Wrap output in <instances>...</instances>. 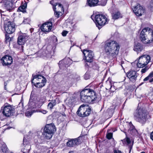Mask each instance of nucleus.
I'll return each mask as SVG.
<instances>
[{
  "instance_id": "nucleus-20",
  "label": "nucleus",
  "mask_w": 153,
  "mask_h": 153,
  "mask_svg": "<svg viewBox=\"0 0 153 153\" xmlns=\"http://www.w3.org/2000/svg\"><path fill=\"white\" fill-rule=\"evenodd\" d=\"M99 0H87L86 4L90 7H93L97 5Z\"/></svg>"
},
{
  "instance_id": "nucleus-56",
  "label": "nucleus",
  "mask_w": 153,
  "mask_h": 153,
  "mask_svg": "<svg viewBox=\"0 0 153 153\" xmlns=\"http://www.w3.org/2000/svg\"><path fill=\"white\" fill-rule=\"evenodd\" d=\"M69 60V59H67V60Z\"/></svg>"
},
{
  "instance_id": "nucleus-16",
  "label": "nucleus",
  "mask_w": 153,
  "mask_h": 153,
  "mask_svg": "<svg viewBox=\"0 0 153 153\" xmlns=\"http://www.w3.org/2000/svg\"><path fill=\"white\" fill-rule=\"evenodd\" d=\"M127 76L130 80L134 81L136 80L139 74L136 71L131 70L127 73Z\"/></svg>"
},
{
  "instance_id": "nucleus-17",
  "label": "nucleus",
  "mask_w": 153,
  "mask_h": 153,
  "mask_svg": "<svg viewBox=\"0 0 153 153\" xmlns=\"http://www.w3.org/2000/svg\"><path fill=\"white\" fill-rule=\"evenodd\" d=\"M80 142L77 138L69 139L66 143L67 146L68 147H72L78 145Z\"/></svg>"
},
{
  "instance_id": "nucleus-7",
  "label": "nucleus",
  "mask_w": 153,
  "mask_h": 153,
  "mask_svg": "<svg viewBox=\"0 0 153 153\" xmlns=\"http://www.w3.org/2000/svg\"><path fill=\"white\" fill-rule=\"evenodd\" d=\"M150 60L151 57L149 55H142L139 58L137 66L138 68H143L148 64Z\"/></svg>"
},
{
  "instance_id": "nucleus-21",
  "label": "nucleus",
  "mask_w": 153,
  "mask_h": 153,
  "mask_svg": "<svg viewBox=\"0 0 153 153\" xmlns=\"http://www.w3.org/2000/svg\"><path fill=\"white\" fill-rule=\"evenodd\" d=\"M112 18L114 19H118L122 17V16L120 11H117L112 14Z\"/></svg>"
},
{
  "instance_id": "nucleus-29",
  "label": "nucleus",
  "mask_w": 153,
  "mask_h": 153,
  "mask_svg": "<svg viewBox=\"0 0 153 153\" xmlns=\"http://www.w3.org/2000/svg\"><path fill=\"white\" fill-rule=\"evenodd\" d=\"M66 59H63V60L60 61L59 63V67L62 69V67L65 66V62H66Z\"/></svg>"
},
{
  "instance_id": "nucleus-55",
  "label": "nucleus",
  "mask_w": 153,
  "mask_h": 153,
  "mask_svg": "<svg viewBox=\"0 0 153 153\" xmlns=\"http://www.w3.org/2000/svg\"><path fill=\"white\" fill-rule=\"evenodd\" d=\"M9 153H13V152H10Z\"/></svg>"
},
{
  "instance_id": "nucleus-35",
  "label": "nucleus",
  "mask_w": 153,
  "mask_h": 153,
  "mask_svg": "<svg viewBox=\"0 0 153 153\" xmlns=\"http://www.w3.org/2000/svg\"><path fill=\"white\" fill-rule=\"evenodd\" d=\"M112 133H108L106 135V137L108 139H111L112 137Z\"/></svg>"
},
{
  "instance_id": "nucleus-42",
  "label": "nucleus",
  "mask_w": 153,
  "mask_h": 153,
  "mask_svg": "<svg viewBox=\"0 0 153 153\" xmlns=\"http://www.w3.org/2000/svg\"><path fill=\"white\" fill-rule=\"evenodd\" d=\"M68 33V32L67 31L65 30L62 32V35L63 36H66Z\"/></svg>"
},
{
  "instance_id": "nucleus-34",
  "label": "nucleus",
  "mask_w": 153,
  "mask_h": 153,
  "mask_svg": "<svg viewBox=\"0 0 153 153\" xmlns=\"http://www.w3.org/2000/svg\"><path fill=\"white\" fill-rule=\"evenodd\" d=\"M149 68V67H148V66H145V68H143L141 70V73H145Z\"/></svg>"
},
{
  "instance_id": "nucleus-30",
  "label": "nucleus",
  "mask_w": 153,
  "mask_h": 153,
  "mask_svg": "<svg viewBox=\"0 0 153 153\" xmlns=\"http://www.w3.org/2000/svg\"><path fill=\"white\" fill-rule=\"evenodd\" d=\"M56 7L57 8L56 10H60L61 11H62L63 13L64 12V9L61 4L59 3V4H58L57 6Z\"/></svg>"
},
{
  "instance_id": "nucleus-14",
  "label": "nucleus",
  "mask_w": 153,
  "mask_h": 153,
  "mask_svg": "<svg viewBox=\"0 0 153 153\" xmlns=\"http://www.w3.org/2000/svg\"><path fill=\"white\" fill-rule=\"evenodd\" d=\"M28 36L25 33H22L20 34L18 39L17 42L19 45H21L22 48V46L28 39Z\"/></svg>"
},
{
  "instance_id": "nucleus-6",
  "label": "nucleus",
  "mask_w": 153,
  "mask_h": 153,
  "mask_svg": "<svg viewBox=\"0 0 153 153\" xmlns=\"http://www.w3.org/2000/svg\"><path fill=\"white\" fill-rule=\"evenodd\" d=\"M95 20L96 25L99 29L102 26L104 25L107 22V19L106 16L102 14L96 15L95 16Z\"/></svg>"
},
{
  "instance_id": "nucleus-3",
  "label": "nucleus",
  "mask_w": 153,
  "mask_h": 153,
  "mask_svg": "<svg viewBox=\"0 0 153 153\" xmlns=\"http://www.w3.org/2000/svg\"><path fill=\"white\" fill-rule=\"evenodd\" d=\"M140 39L144 43L153 42V30L149 27L144 28L140 33Z\"/></svg>"
},
{
  "instance_id": "nucleus-2",
  "label": "nucleus",
  "mask_w": 153,
  "mask_h": 153,
  "mask_svg": "<svg viewBox=\"0 0 153 153\" xmlns=\"http://www.w3.org/2000/svg\"><path fill=\"white\" fill-rule=\"evenodd\" d=\"M80 99L84 102L93 103L97 98L95 92L90 88H85L80 93Z\"/></svg>"
},
{
  "instance_id": "nucleus-45",
  "label": "nucleus",
  "mask_w": 153,
  "mask_h": 153,
  "mask_svg": "<svg viewBox=\"0 0 153 153\" xmlns=\"http://www.w3.org/2000/svg\"><path fill=\"white\" fill-rule=\"evenodd\" d=\"M1 22L2 23L3 22H4V19L6 18V16H4L3 17L1 13Z\"/></svg>"
},
{
  "instance_id": "nucleus-54",
  "label": "nucleus",
  "mask_w": 153,
  "mask_h": 153,
  "mask_svg": "<svg viewBox=\"0 0 153 153\" xmlns=\"http://www.w3.org/2000/svg\"><path fill=\"white\" fill-rule=\"evenodd\" d=\"M4 88L5 89V88H6V86L5 85L4 86Z\"/></svg>"
},
{
  "instance_id": "nucleus-47",
  "label": "nucleus",
  "mask_w": 153,
  "mask_h": 153,
  "mask_svg": "<svg viewBox=\"0 0 153 153\" xmlns=\"http://www.w3.org/2000/svg\"><path fill=\"white\" fill-rule=\"evenodd\" d=\"M150 138L153 140V131L151 132L150 134Z\"/></svg>"
},
{
  "instance_id": "nucleus-11",
  "label": "nucleus",
  "mask_w": 153,
  "mask_h": 153,
  "mask_svg": "<svg viewBox=\"0 0 153 153\" xmlns=\"http://www.w3.org/2000/svg\"><path fill=\"white\" fill-rule=\"evenodd\" d=\"M83 53L86 61L89 62H92L94 55L91 51L84 50Z\"/></svg>"
},
{
  "instance_id": "nucleus-24",
  "label": "nucleus",
  "mask_w": 153,
  "mask_h": 153,
  "mask_svg": "<svg viewBox=\"0 0 153 153\" xmlns=\"http://www.w3.org/2000/svg\"><path fill=\"white\" fill-rule=\"evenodd\" d=\"M27 7V3L25 2L23 4L20 6L18 9V11H21L23 13L26 12V8Z\"/></svg>"
},
{
  "instance_id": "nucleus-8",
  "label": "nucleus",
  "mask_w": 153,
  "mask_h": 153,
  "mask_svg": "<svg viewBox=\"0 0 153 153\" xmlns=\"http://www.w3.org/2000/svg\"><path fill=\"white\" fill-rule=\"evenodd\" d=\"M14 112V108L10 105H7L5 106L1 110L0 114H2L5 117H9L13 115Z\"/></svg>"
},
{
  "instance_id": "nucleus-13",
  "label": "nucleus",
  "mask_w": 153,
  "mask_h": 153,
  "mask_svg": "<svg viewBox=\"0 0 153 153\" xmlns=\"http://www.w3.org/2000/svg\"><path fill=\"white\" fill-rule=\"evenodd\" d=\"M2 62V65L3 66L10 65L13 62L12 57L10 56L6 55L1 59Z\"/></svg>"
},
{
  "instance_id": "nucleus-33",
  "label": "nucleus",
  "mask_w": 153,
  "mask_h": 153,
  "mask_svg": "<svg viewBox=\"0 0 153 153\" xmlns=\"http://www.w3.org/2000/svg\"><path fill=\"white\" fill-rule=\"evenodd\" d=\"M56 0H53L50 1V3L53 6V7H56L57 6L58 4H59L58 3H57L55 1Z\"/></svg>"
},
{
  "instance_id": "nucleus-23",
  "label": "nucleus",
  "mask_w": 153,
  "mask_h": 153,
  "mask_svg": "<svg viewBox=\"0 0 153 153\" xmlns=\"http://www.w3.org/2000/svg\"><path fill=\"white\" fill-rule=\"evenodd\" d=\"M84 104L80 106L77 111L76 113L77 114L79 117H82V116L84 112Z\"/></svg>"
},
{
  "instance_id": "nucleus-12",
  "label": "nucleus",
  "mask_w": 153,
  "mask_h": 153,
  "mask_svg": "<svg viewBox=\"0 0 153 153\" xmlns=\"http://www.w3.org/2000/svg\"><path fill=\"white\" fill-rule=\"evenodd\" d=\"M52 25V24L51 22H48L43 24L40 28L43 32L45 33L48 32L51 29Z\"/></svg>"
},
{
  "instance_id": "nucleus-4",
  "label": "nucleus",
  "mask_w": 153,
  "mask_h": 153,
  "mask_svg": "<svg viewBox=\"0 0 153 153\" xmlns=\"http://www.w3.org/2000/svg\"><path fill=\"white\" fill-rule=\"evenodd\" d=\"M134 117L137 121L144 124L147 120V114L144 110L137 109L134 114Z\"/></svg>"
},
{
  "instance_id": "nucleus-57",
  "label": "nucleus",
  "mask_w": 153,
  "mask_h": 153,
  "mask_svg": "<svg viewBox=\"0 0 153 153\" xmlns=\"http://www.w3.org/2000/svg\"><path fill=\"white\" fill-rule=\"evenodd\" d=\"M30 146L29 145H27V146Z\"/></svg>"
},
{
  "instance_id": "nucleus-18",
  "label": "nucleus",
  "mask_w": 153,
  "mask_h": 153,
  "mask_svg": "<svg viewBox=\"0 0 153 153\" xmlns=\"http://www.w3.org/2000/svg\"><path fill=\"white\" fill-rule=\"evenodd\" d=\"M5 1L4 4V7L7 10H10L12 8V0H5Z\"/></svg>"
},
{
  "instance_id": "nucleus-53",
  "label": "nucleus",
  "mask_w": 153,
  "mask_h": 153,
  "mask_svg": "<svg viewBox=\"0 0 153 153\" xmlns=\"http://www.w3.org/2000/svg\"><path fill=\"white\" fill-rule=\"evenodd\" d=\"M140 153H145V152H141Z\"/></svg>"
},
{
  "instance_id": "nucleus-43",
  "label": "nucleus",
  "mask_w": 153,
  "mask_h": 153,
  "mask_svg": "<svg viewBox=\"0 0 153 153\" xmlns=\"http://www.w3.org/2000/svg\"><path fill=\"white\" fill-rule=\"evenodd\" d=\"M66 84V82L64 80L61 81L60 82V84L61 85H64Z\"/></svg>"
},
{
  "instance_id": "nucleus-38",
  "label": "nucleus",
  "mask_w": 153,
  "mask_h": 153,
  "mask_svg": "<svg viewBox=\"0 0 153 153\" xmlns=\"http://www.w3.org/2000/svg\"><path fill=\"white\" fill-rule=\"evenodd\" d=\"M54 106L50 102L48 103V107L50 109H52Z\"/></svg>"
},
{
  "instance_id": "nucleus-39",
  "label": "nucleus",
  "mask_w": 153,
  "mask_h": 153,
  "mask_svg": "<svg viewBox=\"0 0 153 153\" xmlns=\"http://www.w3.org/2000/svg\"><path fill=\"white\" fill-rule=\"evenodd\" d=\"M27 139L26 138V136H25L24 137L23 139V143L25 145L26 144H27L28 143V142L27 143Z\"/></svg>"
},
{
  "instance_id": "nucleus-44",
  "label": "nucleus",
  "mask_w": 153,
  "mask_h": 153,
  "mask_svg": "<svg viewBox=\"0 0 153 153\" xmlns=\"http://www.w3.org/2000/svg\"><path fill=\"white\" fill-rule=\"evenodd\" d=\"M126 141L127 143L129 144L131 143V141L130 139L128 138H127L126 139Z\"/></svg>"
},
{
  "instance_id": "nucleus-15",
  "label": "nucleus",
  "mask_w": 153,
  "mask_h": 153,
  "mask_svg": "<svg viewBox=\"0 0 153 153\" xmlns=\"http://www.w3.org/2000/svg\"><path fill=\"white\" fill-rule=\"evenodd\" d=\"M33 79L31 80L32 83L40 82H44L46 81V79L43 76L40 75H34L33 74Z\"/></svg>"
},
{
  "instance_id": "nucleus-46",
  "label": "nucleus",
  "mask_w": 153,
  "mask_h": 153,
  "mask_svg": "<svg viewBox=\"0 0 153 153\" xmlns=\"http://www.w3.org/2000/svg\"><path fill=\"white\" fill-rule=\"evenodd\" d=\"M114 153H122L120 151H119V150H115L114 151Z\"/></svg>"
},
{
  "instance_id": "nucleus-10",
  "label": "nucleus",
  "mask_w": 153,
  "mask_h": 153,
  "mask_svg": "<svg viewBox=\"0 0 153 153\" xmlns=\"http://www.w3.org/2000/svg\"><path fill=\"white\" fill-rule=\"evenodd\" d=\"M134 13L137 16H141L143 15L145 12V9L139 4H138L132 8Z\"/></svg>"
},
{
  "instance_id": "nucleus-22",
  "label": "nucleus",
  "mask_w": 153,
  "mask_h": 153,
  "mask_svg": "<svg viewBox=\"0 0 153 153\" xmlns=\"http://www.w3.org/2000/svg\"><path fill=\"white\" fill-rule=\"evenodd\" d=\"M143 49L142 45L140 43L135 44L134 46V50L136 52L141 51Z\"/></svg>"
},
{
  "instance_id": "nucleus-48",
  "label": "nucleus",
  "mask_w": 153,
  "mask_h": 153,
  "mask_svg": "<svg viewBox=\"0 0 153 153\" xmlns=\"http://www.w3.org/2000/svg\"><path fill=\"white\" fill-rule=\"evenodd\" d=\"M87 76V74H85L84 75V78L85 79H87L89 78V76L88 77Z\"/></svg>"
},
{
  "instance_id": "nucleus-26",
  "label": "nucleus",
  "mask_w": 153,
  "mask_h": 153,
  "mask_svg": "<svg viewBox=\"0 0 153 153\" xmlns=\"http://www.w3.org/2000/svg\"><path fill=\"white\" fill-rule=\"evenodd\" d=\"M56 7H53V10L54 11V13L55 16L58 18L59 16H61L63 14V13L62 11H61L60 10H56Z\"/></svg>"
},
{
  "instance_id": "nucleus-32",
  "label": "nucleus",
  "mask_w": 153,
  "mask_h": 153,
  "mask_svg": "<svg viewBox=\"0 0 153 153\" xmlns=\"http://www.w3.org/2000/svg\"><path fill=\"white\" fill-rule=\"evenodd\" d=\"M34 112V110H32L30 111H27L25 113V115L27 117H30L31 116L32 114Z\"/></svg>"
},
{
  "instance_id": "nucleus-5",
  "label": "nucleus",
  "mask_w": 153,
  "mask_h": 153,
  "mask_svg": "<svg viewBox=\"0 0 153 153\" xmlns=\"http://www.w3.org/2000/svg\"><path fill=\"white\" fill-rule=\"evenodd\" d=\"M55 127V126L51 124L46 125L42 134L43 137L46 139L51 138L52 136V134L56 130Z\"/></svg>"
},
{
  "instance_id": "nucleus-9",
  "label": "nucleus",
  "mask_w": 153,
  "mask_h": 153,
  "mask_svg": "<svg viewBox=\"0 0 153 153\" xmlns=\"http://www.w3.org/2000/svg\"><path fill=\"white\" fill-rule=\"evenodd\" d=\"M4 29L6 32L8 34H11L15 30V25L10 22H4Z\"/></svg>"
},
{
  "instance_id": "nucleus-52",
  "label": "nucleus",
  "mask_w": 153,
  "mask_h": 153,
  "mask_svg": "<svg viewBox=\"0 0 153 153\" xmlns=\"http://www.w3.org/2000/svg\"><path fill=\"white\" fill-rule=\"evenodd\" d=\"M68 153H74L73 152H69Z\"/></svg>"
},
{
  "instance_id": "nucleus-31",
  "label": "nucleus",
  "mask_w": 153,
  "mask_h": 153,
  "mask_svg": "<svg viewBox=\"0 0 153 153\" xmlns=\"http://www.w3.org/2000/svg\"><path fill=\"white\" fill-rule=\"evenodd\" d=\"M33 97H31V96L30 97L28 104L29 105L30 107L33 108H34L35 107L34 106H32V105H33V106L34 105V103L33 102V99H32Z\"/></svg>"
},
{
  "instance_id": "nucleus-25",
  "label": "nucleus",
  "mask_w": 153,
  "mask_h": 153,
  "mask_svg": "<svg viewBox=\"0 0 153 153\" xmlns=\"http://www.w3.org/2000/svg\"><path fill=\"white\" fill-rule=\"evenodd\" d=\"M10 152L5 144L2 145L0 149V153H9Z\"/></svg>"
},
{
  "instance_id": "nucleus-51",
  "label": "nucleus",
  "mask_w": 153,
  "mask_h": 153,
  "mask_svg": "<svg viewBox=\"0 0 153 153\" xmlns=\"http://www.w3.org/2000/svg\"><path fill=\"white\" fill-rule=\"evenodd\" d=\"M153 82V78L149 80V82Z\"/></svg>"
},
{
  "instance_id": "nucleus-19",
  "label": "nucleus",
  "mask_w": 153,
  "mask_h": 153,
  "mask_svg": "<svg viewBox=\"0 0 153 153\" xmlns=\"http://www.w3.org/2000/svg\"><path fill=\"white\" fill-rule=\"evenodd\" d=\"M84 111L82 117H85L89 115L91 112V109L87 105H84Z\"/></svg>"
},
{
  "instance_id": "nucleus-49",
  "label": "nucleus",
  "mask_w": 153,
  "mask_h": 153,
  "mask_svg": "<svg viewBox=\"0 0 153 153\" xmlns=\"http://www.w3.org/2000/svg\"><path fill=\"white\" fill-rule=\"evenodd\" d=\"M132 145L129 146V153H130L131 151V149L132 148Z\"/></svg>"
},
{
  "instance_id": "nucleus-50",
  "label": "nucleus",
  "mask_w": 153,
  "mask_h": 153,
  "mask_svg": "<svg viewBox=\"0 0 153 153\" xmlns=\"http://www.w3.org/2000/svg\"><path fill=\"white\" fill-rule=\"evenodd\" d=\"M150 6L151 7H153V0H152L151 2Z\"/></svg>"
},
{
  "instance_id": "nucleus-36",
  "label": "nucleus",
  "mask_w": 153,
  "mask_h": 153,
  "mask_svg": "<svg viewBox=\"0 0 153 153\" xmlns=\"http://www.w3.org/2000/svg\"><path fill=\"white\" fill-rule=\"evenodd\" d=\"M6 42H10L11 40V38L9 36V35L8 34H6L5 35Z\"/></svg>"
},
{
  "instance_id": "nucleus-1",
  "label": "nucleus",
  "mask_w": 153,
  "mask_h": 153,
  "mask_svg": "<svg viewBox=\"0 0 153 153\" xmlns=\"http://www.w3.org/2000/svg\"><path fill=\"white\" fill-rule=\"evenodd\" d=\"M104 48L105 53L108 56L115 57L118 53L120 46L116 41L110 40L105 43Z\"/></svg>"
},
{
  "instance_id": "nucleus-27",
  "label": "nucleus",
  "mask_w": 153,
  "mask_h": 153,
  "mask_svg": "<svg viewBox=\"0 0 153 153\" xmlns=\"http://www.w3.org/2000/svg\"><path fill=\"white\" fill-rule=\"evenodd\" d=\"M46 82V81H44L43 82H35H35L32 83H33L36 87L38 88H40L44 86L45 85Z\"/></svg>"
},
{
  "instance_id": "nucleus-28",
  "label": "nucleus",
  "mask_w": 153,
  "mask_h": 153,
  "mask_svg": "<svg viewBox=\"0 0 153 153\" xmlns=\"http://www.w3.org/2000/svg\"><path fill=\"white\" fill-rule=\"evenodd\" d=\"M153 77V71L151 72L145 78L143 81L144 82L148 80H149L151 79V78Z\"/></svg>"
},
{
  "instance_id": "nucleus-37",
  "label": "nucleus",
  "mask_w": 153,
  "mask_h": 153,
  "mask_svg": "<svg viewBox=\"0 0 153 153\" xmlns=\"http://www.w3.org/2000/svg\"><path fill=\"white\" fill-rule=\"evenodd\" d=\"M58 100V99L56 98V99L55 100H52L51 102H50V103H51L54 106L56 104V100Z\"/></svg>"
},
{
  "instance_id": "nucleus-40",
  "label": "nucleus",
  "mask_w": 153,
  "mask_h": 153,
  "mask_svg": "<svg viewBox=\"0 0 153 153\" xmlns=\"http://www.w3.org/2000/svg\"><path fill=\"white\" fill-rule=\"evenodd\" d=\"M29 21V19H25L23 21V23L24 24H27L28 23Z\"/></svg>"
},
{
  "instance_id": "nucleus-41",
  "label": "nucleus",
  "mask_w": 153,
  "mask_h": 153,
  "mask_svg": "<svg viewBox=\"0 0 153 153\" xmlns=\"http://www.w3.org/2000/svg\"><path fill=\"white\" fill-rule=\"evenodd\" d=\"M37 111L39 112H41V113H42L43 114H45L47 112V111H46L45 110H39Z\"/></svg>"
}]
</instances>
